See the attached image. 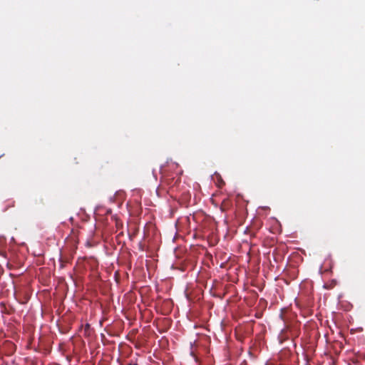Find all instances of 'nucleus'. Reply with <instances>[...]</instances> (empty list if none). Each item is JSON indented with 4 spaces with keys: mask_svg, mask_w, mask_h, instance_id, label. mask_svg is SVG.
Wrapping results in <instances>:
<instances>
[{
    "mask_svg": "<svg viewBox=\"0 0 365 365\" xmlns=\"http://www.w3.org/2000/svg\"><path fill=\"white\" fill-rule=\"evenodd\" d=\"M128 365H138L137 364H129Z\"/></svg>",
    "mask_w": 365,
    "mask_h": 365,
    "instance_id": "1",
    "label": "nucleus"
}]
</instances>
